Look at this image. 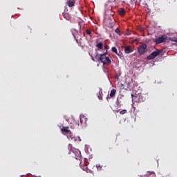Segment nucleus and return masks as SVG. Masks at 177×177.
I'll return each instance as SVG.
<instances>
[{"instance_id": "nucleus-19", "label": "nucleus", "mask_w": 177, "mask_h": 177, "mask_svg": "<svg viewBox=\"0 0 177 177\" xmlns=\"http://www.w3.org/2000/svg\"><path fill=\"white\" fill-rule=\"evenodd\" d=\"M84 164H85V166L84 167H82V169H83V171H87V169H88V162H84Z\"/></svg>"}, {"instance_id": "nucleus-15", "label": "nucleus", "mask_w": 177, "mask_h": 177, "mask_svg": "<svg viewBox=\"0 0 177 177\" xmlns=\"http://www.w3.org/2000/svg\"><path fill=\"white\" fill-rule=\"evenodd\" d=\"M118 15H120V16H125V9L119 8L118 10Z\"/></svg>"}, {"instance_id": "nucleus-8", "label": "nucleus", "mask_w": 177, "mask_h": 177, "mask_svg": "<svg viewBox=\"0 0 177 177\" xmlns=\"http://www.w3.org/2000/svg\"><path fill=\"white\" fill-rule=\"evenodd\" d=\"M61 132H62L64 135H68L71 131H70V127H62Z\"/></svg>"}, {"instance_id": "nucleus-5", "label": "nucleus", "mask_w": 177, "mask_h": 177, "mask_svg": "<svg viewBox=\"0 0 177 177\" xmlns=\"http://www.w3.org/2000/svg\"><path fill=\"white\" fill-rule=\"evenodd\" d=\"M167 38V35H162V36L159 37L158 38L156 39L153 41V42H155L157 45H158L160 44L166 42Z\"/></svg>"}, {"instance_id": "nucleus-7", "label": "nucleus", "mask_w": 177, "mask_h": 177, "mask_svg": "<svg viewBox=\"0 0 177 177\" xmlns=\"http://www.w3.org/2000/svg\"><path fill=\"white\" fill-rule=\"evenodd\" d=\"M66 136L68 140H71V142H77V139H78V138L75 137L74 134L71 133V131L68 134H66Z\"/></svg>"}, {"instance_id": "nucleus-16", "label": "nucleus", "mask_w": 177, "mask_h": 177, "mask_svg": "<svg viewBox=\"0 0 177 177\" xmlns=\"http://www.w3.org/2000/svg\"><path fill=\"white\" fill-rule=\"evenodd\" d=\"M96 48L97 49V50H102V49H103V43L99 42L96 44Z\"/></svg>"}, {"instance_id": "nucleus-18", "label": "nucleus", "mask_w": 177, "mask_h": 177, "mask_svg": "<svg viewBox=\"0 0 177 177\" xmlns=\"http://www.w3.org/2000/svg\"><path fill=\"white\" fill-rule=\"evenodd\" d=\"M111 50L112 52H113V53H115L116 55H118V56H120V54H118V51L116 47H112Z\"/></svg>"}, {"instance_id": "nucleus-22", "label": "nucleus", "mask_w": 177, "mask_h": 177, "mask_svg": "<svg viewBox=\"0 0 177 177\" xmlns=\"http://www.w3.org/2000/svg\"><path fill=\"white\" fill-rule=\"evenodd\" d=\"M109 27H110V28H113V27H114V23L109 22Z\"/></svg>"}, {"instance_id": "nucleus-1", "label": "nucleus", "mask_w": 177, "mask_h": 177, "mask_svg": "<svg viewBox=\"0 0 177 177\" xmlns=\"http://www.w3.org/2000/svg\"><path fill=\"white\" fill-rule=\"evenodd\" d=\"M104 49H106V52L103 54L97 53L95 55V59L97 62H101L104 65L110 64L111 63V59L106 57L107 55V49H109V46H104Z\"/></svg>"}, {"instance_id": "nucleus-26", "label": "nucleus", "mask_w": 177, "mask_h": 177, "mask_svg": "<svg viewBox=\"0 0 177 177\" xmlns=\"http://www.w3.org/2000/svg\"><path fill=\"white\" fill-rule=\"evenodd\" d=\"M79 139V142H81V138L80 136L77 137Z\"/></svg>"}, {"instance_id": "nucleus-4", "label": "nucleus", "mask_w": 177, "mask_h": 177, "mask_svg": "<svg viewBox=\"0 0 177 177\" xmlns=\"http://www.w3.org/2000/svg\"><path fill=\"white\" fill-rule=\"evenodd\" d=\"M162 53V50H156V51H153L152 53H151L148 57V60H153V59H156L157 56H160Z\"/></svg>"}, {"instance_id": "nucleus-25", "label": "nucleus", "mask_w": 177, "mask_h": 177, "mask_svg": "<svg viewBox=\"0 0 177 177\" xmlns=\"http://www.w3.org/2000/svg\"><path fill=\"white\" fill-rule=\"evenodd\" d=\"M96 168L98 171H100V169H102V166L100 165H96Z\"/></svg>"}, {"instance_id": "nucleus-14", "label": "nucleus", "mask_w": 177, "mask_h": 177, "mask_svg": "<svg viewBox=\"0 0 177 177\" xmlns=\"http://www.w3.org/2000/svg\"><path fill=\"white\" fill-rule=\"evenodd\" d=\"M62 16L66 20H71V15L68 13L64 12L62 13Z\"/></svg>"}, {"instance_id": "nucleus-23", "label": "nucleus", "mask_w": 177, "mask_h": 177, "mask_svg": "<svg viewBox=\"0 0 177 177\" xmlns=\"http://www.w3.org/2000/svg\"><path fill=\"white\" fill-rule=\"evenodd\" d=\"M115 32H116V34H120L121 30H120V28H117L115 30Z\"/></svg>"}, {"instance_id": "nucleus-2", "label": "nucleus", "mask_w": 177, "mask_h": 177, "mask_svg": "<svg viewBox=\"0 0 177 177\" xmlns=\"http://www.w3.org/2000/svg\"><path fill=\"white\" fill-rule=\"evenodd\" d=\"M68 150L69 151L68 154H71L73 153L75 154V158L76 160H78V163L81 165V151L74 147H73V145L69 144L68 145Z\"/></svg>"}, {"instance_id": "nucleus-17", "label": "nucleus", "mask_w": 177, "mask_h": 177, "mask_svg": "<svg viewBox=\"0 0 177 177\" xmlns=\"http://www.w3.org/2000/svg\"><path fill=\"white\" fill-rule=\"evenodd\" d=\"M147 176H149V177H156V174H154L153 171H148L147 174Z\"/></svg>"}, {"instance_id": "nucleus-28", "label": "nucleus", "mask_w": 177, "mask_h": 177, "mask_svg": "<svg viewBox=\"0 0 177 177\" xmlns=\"http://www.w3.org/2000/svg\"><path fill=\"white\" fill-rule=\"evenodd\" d=\"M117 1H120V0H117Z\"/></svg>"}, {"instance_id": "nucleus-9", "label": "nucleus", "mask_w": 177, "mask_h": 177, "mask_svg": "<svg viewBox=\"0 0 177 177\" xmlns=\"http://www.w3.org/2000/svg\"><path fill=\"white\" fill-rule=\"evenodd\" d=\"M80 125H86V122H88V118H86L84 115H80Z\"/></svg>"}, {"instance_id": "nucleus-11", "label": "nucleus", "mask_w": 177, "mask_h": 177, "mask_svg": "<svg viewBox=\"0 0 177 177\" xmlns=\"http://www.w3.org/2000/svg\"><path fill=\"white\" fill-rule=\"evenodd\" d=\"M124 52L128 55L129 53H132V52H133V50H132V47H131V46H126L124 47Z\"/></svg>"}, {"instance_id": "nucleus-6", "label": "nucleus", "mask_w": 177, "mask_h": 177, "mask_svg": "<svg viewBox=\"0 0 177 177\" xmlns=\"http://www.w3.org/2000/svg\"><path fill=\"white\" fill-rule=\"evenodd\" d=\"M147 50V44H143L139 46L138 48V52L140 55H145L146 53V50Z\"/></svg>"}, {"instance_id": "nucleus-21", "label": "nucleus", "mask_w": 177, "mask_h": 177, "mask_svg": "<svg viewBox=\"0 0 177 177\" xmlns=\"http://www.w3.org/2000/svg\"><path fill=\"white\" fill-rule=\"evenodd\" d=\"M120 114H121L122 115H124V114H127V110L123 109L120 112Z\"/></svg>"}, {"instance_id": "nucleus-20", "label": "nucleus", "mask_w": 177, "mask_h": 177, "mask_svg": "<svg viewBox=\"0 0 177 177\" xmlns=\"http://www.w3.org/2000/svg\"><path fill=\"white\" fill-rule=\"evenodd\" d=\"M169 40L171 41L172 42H176L177 44V37H170Z\"/></svg>"}, {"instance_id": "nucleus-24", "label": "nucleus", "mask_w": 177, "mask_h": 177, "mask_svg": "<svg viewBox=\"0 0 177 177\" xmlns=\"http://www.w3.org/2000/svg\"><path fill=\"white\" fill-rule=\"evenodd\" d=\"M86 32L88 34V35H91V34H92V31H91L89 29H86Z\"/></svg>"}, {"instance_id": "nucleus-13", "label": "nucleus", "mask_w": 177, "mask_h": 177, "mask_svg": "<svg viewBox=\"0 0 177 177\" xmlns=\"http://www.w3.org/2000/svg\"><path fill=\"white\" fill-rule=\"evenodd\" d=\"M97 96L100 100H103V91L102 88H100L99 92L97 93Z\"/></svg>"}, {"instance_id": "nucleus-27", "label": "nucleus", "mask_w": 177, "mask_h": 177, "mask_svg": "<svg viewBox=\"0 0 177 177\" xmlns=\"http://www.w3.org/2000/svg\"><path fill=\"white\" fill-rule=\"evenodd\" d=\"M92 60H93V62H95V58H93V57H92Z\"/></svg>"}, {"instance_id": "nucleus-10", "label": "nucleus", "mask_w": 177, "mask_h": 177, "mask_svg": "<svg viewBox=\"0 0 177 177\" xmlns=\"http://www.w3.org/2000/svg\"><path fill=\"white\" fill-rule=\"evenodd\" d=\"M115 93H117V90L112 89L111 91L110 95H108L106 97L107 102H109V99H111V97H114V96H115Z\"/></svg>"}, {"instance_id": "nucleus-3", "label": "nucleus", "mask_w": 177, "mask_h": 177, "mask_svg": "<svg viewBox=\"0 0 177 177\" xmlns=\"http://www.w3.org/2000/svg\"><path fill=\"white\" fill-rule=\"evenodd\" d=\"M132 100L136 102V103H142V102H145V97L141 94H131Z\"/></svg>"}, {"instance_id": "nucleus-12", "label": "nucleus", "mask_w": 177, "mask_h": 177, "mask_svg": "<svg viewBox=\"0 0 177 177\" xmlns=\"http://www.w3.org/2000/svg\"><path fill=\"white\" fill-rule=\"evenodd\" d=\"M66 5L68 6V8H73V6H75V0H69L66 3Z\"/></svg>"}]
</instances>
